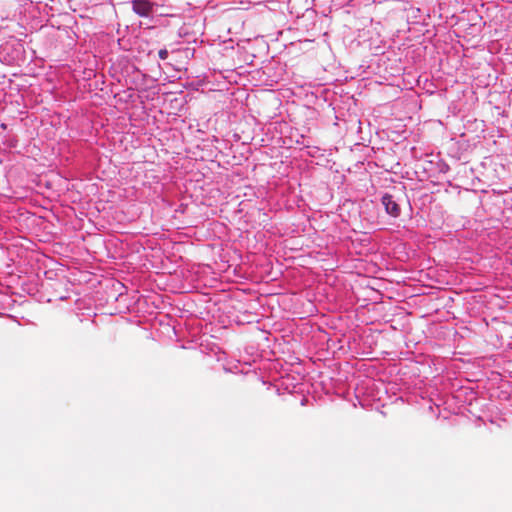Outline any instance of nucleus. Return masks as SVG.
I'll return each instance as SVG.
<instances>
[{
    "mask_svg": "<svg viewBox=\"0 0 512 512\" xmlns=\"http://www.w3.org/2000/svg\"><path fill=\"white\" fill-rule=\"evenodd\" d=\"M40 287H41V289L45 288V283H44V282H42V283L40 284Z\"/></svg>",
    "mask_w": 512,
    "mask_h": 512,
    "instance_id": "6",
    "label": "nucleus"
},
{
    "mask_svg": "<svg viewBox=\"0 0 512 512\" xmlns=\"http://www.w3.org/2000/svg\"><path fill=\"white\" fill-rule=\"evenodd\" d=\"M381 203L384 206L385 212L389 216L393 218H398L400 216L401 208L393 195L389 193L383 194L381 197Z\"/></svg>",
    "mask_w": 512,
    "mask_h": 512,
    "instance_id": "1",
    "label": "nucleus"
},
{
    "mask_svg": "<svg viewBox=\"0 0 512 512\" xmlns=\"http://www.w3.org/2000/svg\"><path fill=\"white\" fill-rule=\"evenodd\" d=\"M133 11L142 17H148L153 10V3L150 0H132Z\"/></svg>",
    "mask_w": 512,
    "mask_h": 512,
    "instance_id": "2",
    "label": "nucleus"
},
{
    "mask_svg": "<svg viewBox=\"0 0 512 512\" xmlns=\"http://www.w3.org/2000/svg\"><path fill=\"white\" fill-rule=\"evenodd\" d=\"M36 214L37 213L34 211L33 212V215H34V230L36 229V227H39V226H43L44 228H46V223L44 221L45 216H42V215L36 216ZM34 236L39 237V235L36 234L35 232H34Z\"/></svg>",
    "mask_w": 512,
    "mask_h": 512,
    "instance_id": "3",
    "label": "nucleus"
},
{
    "mask_svg": "<svg viewBox=\"0 0 512 512\" xmlns=\"http://www.w3.org/2000/svg\"><path fill=\"white\" fill-rule=\"evenodd\" d=\"M288 396H289L291 399L295 398V396H294L293 394H291V393H288Z\"/></svg>",
    "mask_w": 512,
    "mask_h": 512,
    "instance_id": "7",
    "label": "nucleus"
},
{
    "mask_svg": "<svg viewBox=\"0 0 512 512\" xmlns=\"http://www.w3.org/2000/svg\"><path fill=\"white\" fill-rule=\"evenodd\" d=\"M169 52L166 48L160 49L158 52V56L161 60H166L168 58Z\"/></svg>",
    "mask_w": 512,
    "mask_h": 512,
    "instance_id": "4",
    "label": "nucleus"
},
{
    "mask_svg": "<svg viewBox=\"0 0 512 512\" xmlns=\"http://www.w3.org/2000/svg\"><path fill=\"white\" fill-rule=\"evenodd\" d=\"M305 402H307V398L303 397V398L301 399V405H305Z\"/></svg>",
    "mask_w": 512,
    "mask_h": 512,
    "instance_id": "5",
    "label": "nucleus"
}]
</instances>
